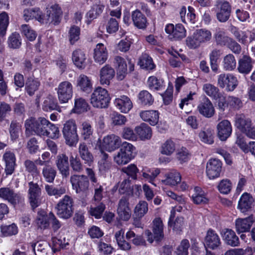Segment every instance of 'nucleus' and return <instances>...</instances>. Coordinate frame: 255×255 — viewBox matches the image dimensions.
I'll return each instance as SVG.
<instances>
[{
  "instance_id": "nucleus-63",
  "label": "nucleus",
  "mask_w": 255,
  "mask_h": 255,
  "mask_svg": "<svg viewBox=\"0 0 255 255\" xmlns=\"http://www.w3.org/2000/svg\"><path fill=\"white\" fill-rule=\"evenodd\" d=\"M80 28L79 27L73 25L69 31V41L71 44H74L79 39Z\"/></svg>"
},
{
  "instance_id": "nucleus-25",
  "label": "nucleus",
  "mask_w": 255,
  "mask_h": 255,
  "mask_svg": "<svg viewBox=\"0 0 255 255\" xmlns=\"http://www.w3.org/2000/svg\"><path fill=\"white\" fill-rule=\"evenodd\" d=\"M115 71L114 69L107 64L100 71V82L102 85H109L110 81L114 77Z\"/></svg>"
},
{
  "instance_id": "nucleus-58",
  "label": "nucleus",
  "mask_w": 255,
  "mask_h": 255,
  "mask_svg": "<svg viewBox=\"0 0 255 255\" xmlns=\"http://www.w3.org/2000/svg\"><path fill=\"white\" fill-rule=\"evenodd\" d=\"M45 132L43 136H48L51 138H58L60 135L58 128L50 123L46 128Z\"/></svg>"
},
{
  "instance_id": "nucleus-48",
  "label": "nucleus",
  "mask_w": 255,
  "mask_h": 255,
  "mask_svg": "<svg viewBox=\"0 0 255 255\" xmlns=\"http://www.w3.org/2000/svg\"><path fill=\"white\" fill-rule=\"evenodd\" d=\"M147 211L148 204L144 201H140L135 207L134 213L136 218L140 219Z\"/></svg>"
},
{
  "instance_id": "nucleus-28",
  "label": "nucleus",
  "mask_w": 255,
  "mask_h": 255,
  "mask_svg": "<svg viewBox=\"0 0 255 255\" xmlns=\"http://www.w3.org/2000/svg\"><path fill=\"white\" fill-rule=\"evenodd\" d=\"M134 25L139 29H145L147 25L146 16L138 9L133 11L131 14Z\"/></svg>"
},
{
  "instance_id": "nucleus-38",
  "label": "nucleus",
  "mask_w": 255,
  "mask_h": 255,
  "mask_svg": "<svg viewBox=\"0 0 255 255\" xmlns=\"http://www.w3.org/2000/svg\"><path fill=\"white\" fill-rule=\"evenodd\" d=\"M59 108L56 98L51 95H48L44 99L42 109L46 112L57 110Z\"/></svg>"
},
{
  "instance_id": "nucleus-35",
  "label": "nucleus",
  "mask_w": 255,
  "mask_h": 255,
  "mask_svg": "<svg viewBox=\"0 0 255 255\" xmlns=\"http://www.w3.org/2000/svg\"><path fill=\"white\" fill-rule=\"evenodd\" d=\"M238 64V70L241 73L247 74L252 69V59L247 55H244L240 59Z\"/></svg>"
},
{
  "instance_id": "nucleus-42",
  "label": "nucleus",
  "mask_w": 255,
  "mask_h": 255,
  "mask_svg": "<svg viewBox=\"0 0 255 255\" xmlns=\"http://www.w3.org/2000/svg\"><path fill=\"white\" fill-rule=\"evenodd\" d=\"M203 91L209 97L213 99L217 100L221 95L219 92V89L215 86L210 84L206 83L203 86Z\"/></svg>"
},
{
  "instance_id": "nucleus-24",
  "label": "nucleus",
  "mask_w": 255,
  "mask_h": 255,
  "mask_svg": "<svg viewBox=\"0 0 255 255\" xmlns=\"http://www.w3.org/2000/svg\"><path fill=\"white\" fill-rule=\"evenodd\" d=\"M221 234L223 241L227 245L233 247L239 246V238L232 229H225L222 231Z\"/></svg>"
},
{
  "instance_id": "nucleus-11",
  "label": "nucleus",
  "mask_w": 255,
  "mask_h": 255,
  "mask_svg": "<svg viewBox=\"0 0 255 255\" xmlns=\"http://www.w3.org/2000/svg\"><path fill=\"white\" fill-rule=\"evenodd\" d=\"M0 198L7 201L13 206L23 201V198L19 194L16 193L13 189L7 187L0 188Z\"/></svg>"
},
{
  "instance_id": "nucleus-39",
  "label": "nucleus",
  "mask_w": 255,
  "mask_h": 255,
  "mask_svg": "<svg viewBox=\"0 0 255 255\" xmlns=\"http://www.w3.org/2000/svg\"><path fill=\"white\" fill-rule=\"evenodd\" d=\"M40 85V81L37 79L28 78L25 83V89L28 95L33 96Z\"/></svg>"
},
{
  "instance_id": "nucleus-47",
  "label": "nucleus",
  "mask_w": 255,
  "mask_h": 255,
  "mask_svg": "<svg viewBox=\"0 0 255 255\" xmlns=\"http://www.w3.org/2000/svg\"><path fill=\"white\" fill-rule=\"evenodd\" d=\"M138 64L142 69L152 70L155 65L152 58L146 54L142 55L138 61Z\"/></svg>"
},
{
  "instance_id": "nucleus-8",
  "label": "nucleus",
  "mask_w": 255,
  "mask_h": 255,
  "mask_svg": "<svg viewBox=\"0 0 255 255\" xmlns=\"http://www.w3.org/2000/svg\"><path fill=\"white\" fill-rule=\"evenodd\" d=\"M153 234L149 230L145 232V235L147 237V241L150 243L155 240L157 242L161 241L163 237V225L162 221L159 218H155L153 221L152 227Z\"/></svg>"
},
{
  "instance_id": "nucleus-13",
  "label": "nucleus",
  "mask_w": 255,
  "mask_h": 255,
  "mask_svg": "<svg viewBox=\"0 0 255 255\" xmlns=\"http://www.w3.org/2000/svg\"><path fill=\"white\" fill-rule=\"evenodd\" d=\"M68 157L65 153L59 154L56 158L55 164L63 178L70 175V166Z\"/></svg>"
},
{
  "instance_id": "nucleus-9",
  "label": "nucleus",
  "mask_w": 255,
  "mask_h": 255,
  "mask_svg": "<svg viewBox=\"0 0 255 255\" xmlns=\"http://www.w3.org/2000/svg\"><path fill=\"white\" fill-rule=\"evenodd\" d=\"M70 181L73 189L77 193L84 192L89 189L90 183L88 177L85 175H72L70 177Z\"/></svg>"
},
{
  "instance_id": "nucleus-59",
  "label": "nucleus",
  "mask_w": 255,
  "mask_h": 255,
  "mask_svg": "<svg viewBox=\"0 0 255 255\" xmlns=\"http://www.w3.org/2000/svg\"><path fill=\"white\" fill-rule=\"evenodd\" d=\"M121 145L120 150L122 152L131 159L134 157L135 149L131 143L125 141L121 144Z\"/></svg>"
},
{
  "instance_id": "nucleus-34",
  "label": "nucleus",
  "mask_w": 255,
  "mask_h": 255,
  "mask_svg": "<svg viewBox=\"0 0 255 255\" xmlns=\"http://www.w3.org/2000/svg\"><path fill=\"white\" fill-rule=\"evenodd\" d=\"M139 116L143 121L149 123L151 126L156 125L158 122L159 113L157 111H141Z\"/></svg>"
},
{
  "instance_id": "nucleus-49",
  "label": "nucleus",
  "mask_w": 255,
  "mask_h": 255,
  "mask_svg": "<svg viewBox=\"0 0 255 255\" xmlns=\"http://www.w3.org/2000/svg\"><path fill=\"white\" fill-rule=\"evenodd\" d=\"M224 69L227 71H232L236 67V61L234 56L232 54L226 55L223 62Z\"/></svg>"
},
{
  "instance_id": "nucleus-37",
  "label": "nucleus",
  "mask_w": 255,
  "mask_h": 255,
  "mask_svg": "<svg viewBox=\"0 0 255 255\" xmlns=\"http://www.w3.org/2000/svg\"><path fill=\"white\" fill-rule=\"evenodd\" d=\"M134 130L141 140L149 139L151 137V128L145 123H142L136 127Z\"/></svg>"
},
{
  "instance_id": "nucleus-46",
  "label": "nucleus",
  "mask_w": 255,
  "mask_h": 255,
  "mask_svg": "<svg viewBox=\"0 0 255 255\" xmlns=\"http://www.w3.org/2000/svg\"><path fill=\"white\" fill-rule=\"evenodd\" d=\"M138 98L140 103L143 106H150L154 102L152 95L146 90L140 91L138 95Z\"/></svg>"
},
{
  "instance_id": "nucleus-40",
  "label": "nucleus",
  "mask_w": 255,
  "mask_h": 255,
  "mask_svg": "<svg viewBox=\"0 0 255 255\" xmlns=\"http://www.w3.org/2000/svg\"><path fill=\"white\" fill-rule=\"evenodd\" d=\"M42 174L46 182L52 183L56 176L57 171L55 167L50 164L43 167Z\"/></svg>"
},
{
  "instance_id": "nucleus-41",
  "label": "nucleus",
  "mask_w": 255,
  "mask_h": 255,
  "mask_svg": "<svg viewBox=\"0 0 255 255\" xmlns=\"http://www.w3.org/2000/svg\"><path fill=\"white\" fill-rule=\"evenodd\" d=\"M194 192V194L192 195V198L195 204H202L208 203V199L205 197L204 192L200 187H195Z\"/></svg>"
},
{
  "instance_id": "nucleus-6",
  "label": "nucleus",
  "mask_w": 255,
  "mask_h": 255,
  "mask_svg": "<svg viewBox=\"0 0 255 255\" xmlns=\"http://www.w3.org/2000/svg\"><path fill=\"white\" fill-rule=\"evenodd\" d=\"M216 11L217 19L221 22H225L231 16L232 7L230 3L225 0H216L214 4Z\"/></svg>"
},
{
  "instance_id": "nucleus-12",
  "label": "nucleus",
  "mask_w": 255,
  "mask_h": 255,
  "mask_svg": "<svg viewBox=\"0 0 255 255\" xmlns=\"http://www.w3.org/2000/svg\"><path fill=\"white\" fill-rule=\"evenodd\" d=\"M165 30L169 34L168 37L172 41L180 40L186 36V30L181 24L174 26L173 24H168Z\"/></svg>"
},
{
  "instance_id": "nucleus-18",
  "label": "nucleus",
  "mask_w": 255,
  "mask_h": 255,
  "mask_svg": "<svg viewBox=\"0 0 255 255\" xmlns=\"http://www.w3.org/2000/svg\"><path fill=\"white\" fill-rule=\"evenodd\" d=\"M117 214L119 218L124 221H128L131 217V210L129 208L128 199L126 197H122L120 199L118 208Z\"/></svg>"
},
{
  "instance_id": "nucleus-14",
  "label": "nucleus",
  "mask_w": 255,
  "mask_h": 255,
  "mask_svg": "<svg viewBox=\"0 0 255 255\" xmlns=\"http://www.w3.org/2000/svg\"><path fill=\"white\" fill-rule=\"evenodd\" d=\"M218 84L220 87L224 88L226 87L228 91H233L238 84L237 78L231 74H222L219 76Z\"/></svg>"
},
{
  "instance_id": "nucleus-1",
  "label": "nucleus",
  "mask_w": 255,
  "mask_h": 255,
  "mask_svg": "<svg viewBox=\"0 0 255 255\" xmlns=\"http://www.w3.org/2000/svg\"><path fill=\"white\" fill-rule=\"evenodd\" d=\"M48 124H50V122L44 118H39L37 120L31 118L26 120L25 122L26 136L29 137L33 134V132L38 135L43 136L46 128Z\"/></svg>"
},
{
  "instance_id": "nucleus-7",
  "label": "nucleus",
  "mask_w": 255,
  "mask_h": 255,
  "mask_svg": "<svg viewBox=\"0 0 255 255\" xmlns=\"http://www.w3.org/2000/svg\"><path fill=\"white\" fill-rule=\"evenodd\" d=\"M58 99L60 104L67 103L73 95V86L68 81L60 83L56 88Z\"/></svg>"
},
{
  "instance_id": "nucleus-3",
  "label": "nucleus",
  "mask_w": 255,
  "mask_h": 255,
  "mask_svg": "<svg viewBox=\"0 0 255 255\" xmlns=\"http://www.w3.org/2000/svg\"><path fill=\"white\" fill-rule=\"evenodd\" d=\"M236 127L251 138H255V128L250 118L244 114H238L235 117Z\"/></svg>"
},
{
  "instance_id": "nucleus-52",
  "label": "nucleus",
  "mask_w": 255,
  "mask_h": 255,
  "mask_svg": "<svg viewBox=\"0 0 255 255\" xmlns=\"http://www.w3.org/2000/svg\"><path fill=\"white\" fill-rule=\"evenodd\" d=\"M69 162L72 170L76 173H81L84 170V165L80 159L77 156H70Z\"/></svg>"
},
{
  "instance_id": "nucleus-43",
  "label": "nucleus",
  "mask_w": 255,
  "mask_h": 255,
  "mask_svg": "<svg viewBox=\"0 0 255 255\" xmlns=\"http://www.w3.org/2000/svg\"><path fill=\"white\" fill-rule=\"evenodd\" d=\"M166 179L163 182L167 185L174 186L180 182L181 177L180 173L173 170L166 175Z\"/></svg>"
},
{
  "instance_id": "nucleus-16",
  "label": "nucleus",
  "mask_w": 255,
  "mask_h": 255,
  "mask_svg": "<svg viewBox=\"0 0 255 255\" xmlns=\"http://www.w3.org/2000/svg\"><path fill=\"white\" fill-rule=\"evenodd\" d=\"M122 140L120 137L114 134L108 135L103 139L102 148L111 152L118 149L121 145Z\"/></svg>"
},
{
  "instance_id": "nucleus-53",
  "label": "nucleus",
  "mask_w": 255,
  "mask_h": 255,
  "mask_svg": "<svg viewBox=\"0 0 255 255\" xmlns=\"http://www.w3.org/2000/svg\"><path fill=\"white\" fill-rule=\"evenodd\" d=\"M93 129L91 125L87 122H84L81 125V136L84 140H87L91 138L93 135Z\"/></svg>"
},
{
  "instance_id": "nucleus-27",
  "label": "nucleus",
  "mask_w": 255,
  "mask_h": 255,
  "mask_svg": "<svg viewBox=\"0 0 255 255\" xmlns=\"http://www.w3.org/2000/svg\"><path fill=\"white\" fill-rule=\"evenodd\" d=\"M117 108L122 113H127L132 108V103L130 99L126 96H122L115 101Z\"/></svg>"
},
{
  "instance_id": "nucleus-45",
  "label": "nucleus",
  "mask_w": 255,
  "mask_h": 255,
  "mask_svg": "<svg viewBox=\"0 0 255 255\" xmlns=\"http://www.w3.org/2000/svg\"><path fill=\"white\" fill-rule=\"evenodd\" d=\"M89 105L86 100L82 98H77L75 99L74 107L72 111L76 113L80 114L87 111Z\"/></svg>"
},
{
  "instance_id": "nucleus-29",
  "label": "nucleus",
  "mask_w": 255,
  "mask_h": 255,
  "mask_svg": "<svg viewBox=\"0 0 255 255\" xmlns=\"http://www.w3.org/2000/svg\"><path fill=\"white\" fill-rule=\"evenodd\" d=\"M72 59L75 65L79 69H83L86 67V54L81 49H77L73 52Z\"/></svg>"
},
{
  "instance_id": "nucleus-31",
  "label": "nucleus",
  "mask_w": 255,
  "mask_h": 255,
  "mask_svg": "<svg viewBox=\"0 0 255 255\" xmlns=\"http://www.w3.org/2000/svg\"><path fill=\"white\" fill-rule=\"evenodd\" d=\"M23 17L27 21L31 19H35L41 23H44L43 14L38 8L25 9L23 10Z\"/></svg>"
},
{
  "instance_id": "nucleus-64",
  "label": "nucleus",
  "mask_w": 255,
  "mask_h": 255,
  "mask_svg": "<svg viewBox=\"0 0 255 255\" xmlns=\"http://www.w3.org/2000/svg\"><path fill=\"white\" fill-rule=\"evenodd\" d=\"M189 247V241L186 239L183 240L177 248L175 253L176 255H188Z\"/></svg>"
},
{
  "instance_id": "nucleus-44",
  "label": "nucleus",
  "mask_w": 255,
  "mask_h": 255,
  "mask_svg": "<svg viewBox=\"0 0 255 255\" xmlns=\"http://www.w3.org/2000/svg\"><path fill=\"white\" fill-rule=\"evenodd\" d=\"M45 190L49 196H53L56 198H58L66 193V189L63 187H55L53 185H50L48 184L45 185Z\"/></svg>"
},
{
  "instance_id": "nucleus-2",
  "label": "nucleus",
  "mask_w": 255,
  "mask_h": 255,
  "mask_svg": "<svg viewBox=\"0 0 255 255\" xmlns=\"http://www.w3.org/2000/svg\"><path fill=\"white\" fill-rule=\"evenodd\" d=\"M56 214L60 218L68 219L70 218L74 213V200L67 195H65L55 206Z\"/></svg>"
},
{
  "instance_id": "nucleus-22",
  "label": "nucleus",
  "mask_w": 255,
  "mask_h": 255,
  "mask_svg": "<svg viewBox=\"0 0 255 255\" xmlns=\"http://www.w3.org/2000/svg\"><path fill=\"white\" fill-rule=\"evenodd\" d=\"M217 128L218 136L222 141L226 140L232 132V126L228 120H225L220 122Z\"/></svg>"
},
{
  "instance_id": "nucleus-19",
  "label": "nucleus",
  "mask_w": 255,
  "mask_h": 255,
  "mask_svg": "<svg viewBox=\"0 0 255 255\" xmlns=\"http://www.w3.org/2000/svg\"><path fill=\"white\" fill-rule=\"evenodd\" d=\"M28 197L30 204L33 209L37 207L40 203V188L37 183L30 182L28 184Z\"/></svg>"
},
{
  "instance_id": "nucleus-60",
  "label": "nucleus",
  "mask_w": 255,
  "mask_h": 255,
  "mask_svg": "<svg viewBox=\"0 0 255 255\" xmlns=\"http://www.w3.org/2000/svg\"><path fill=\"white\" fill-rule=\"evenodd\" d=\"M214 131L210 129H207L201 131L199 134L201 140L209 144L214 142Z\"/></svg>"
},
{
  "instance_id": "nucleus-30",
  "label": "nucleus",
  "mask_w": 255,
  "mask_h": 255,
  "mask_svg": "<svg viewBox=\"0 0 255 255\" xmlns=\"http://www.w3.org/2000/svg\"><path fill=\"white\" fill-rule=\"evenodd\" d=\"M254 200L253 197L248 193H244L240 197L238 203V209L242 213H245L252 208Z\"/></svg>"
},
{
  "instance_id": "nucleus-62",
  "label": "nucleus",
  "mask_w": 255,
  "mask_h": 255,
  "mask_svg": "<svg viewBox=\"0 0 255 255\" xmlns=\"http://www.w3.org/2000/svg\"><path fill=\"white\" fill-rule=\"evenodd\" d=\"M20 129L21 126L19 123L15 121H12L11 122L9 131L12 140H15L18 137Z\"/></svg>"
},
{
  "instance_id": "nucleus-36",
  "label": "nucleus",
  "mask_w": 255,
  "mask_h": 255,
  "mask_svg": "<svg viewBox=\"0 0 255 255\" xmlns=\"http://www.w3.org/2000/svg\"><path fill=\"white\" fill-rule=\"evenodd\" d=\"M115 63L118 66L117 78L119 80H123L127 74V65L124 59L120 56L115 58Z\"/></svg>"
},
{
  "instance_id": "nucleus-51",
  "label": "nucleus",
  "mask_w": 255,
  "mask_h": 255,
  "mask_svg": "<svg viewBox=\"0 0 255 255\" xmlns=\"http://www.w3.org/2000/svg\"><path fill=\"white\" fill-rule=\"evenodd\" d=\"M230 31L239 42L243 44H247L248 42V36L245 32L239 30L237 27L234 26L231 27Z\"/></svg>"
},
{
  "instance_id": "nucleus-4",
  "label": "nucleus",
  "mask_w": 255,
  "mask_h": 255,
  "mask_svg": "<svg viewBox=\"0 0 255 255\" xmlns=\"http://www.w3.org/2000/svg\"><path fill=\"white\" fill-rule=\"evenodd\" d=\"M111 98L107 90L102 87L97 88L91 96V103L97 108H107Z\"/></svg>"
},
{
  "instance_id": "nucleus-57",
  "label": "nucleus",
  "mask_w": 255,
  "mask_h": 255,
  "mask_svg": "<svg viewBox=\"0 0 255 255\" xmlns=\"http://www.w3.org/2000/svg\"><path fill=\"white\" fill-rule=\"evenodd\" d=\"M195 34L198 38L201 44L206 43L210 40L212 37L211 32L205 29H200L196 30L194 32Z\"/></svg>"
},
{
  "instance_id": "nucleus-26",
  "label": "nucleus",
  "mask_w": 255,
  "mask_h": 255,
  "mask_svg": "<svg viewBox=\"0 0 255 255\" xmlns=\"http://www.w3.org/2000/svg\"><path fill=\"white\" fill-rule=\"evenodd\" d=\"M2 158L5 164V172L6 174H11L14 170L15 166V154L10 150H7L3 154Z\"/></svg>"
},
{
  "instance_id": "nucleus-5",
  "label": "nucleus",
  "mask_w": 255,
  "mask_h": 255,
  "mask_svg": "<svg viewBox=\"0 0 255 255\" xmlns=\"http://www.w3.org/2000/svg\"><path fill=\"white\" fill-rule=\"evenodd\" d=\"M62 132L66 143L70 146H75L79 139L75 122L72 120L66 122L64 125Z\"/></svg>"
},
{
  "instance_id": "nucleus-56",
  "label": "nucleus",
  "mask_w": 255,
  "mask_h": 255,
  "mask_svg": "<svg viewBox=\"0 0 255 255\" xmlns=\"http://www.w3.org/2000/svg\"><path fill=\"white\" fill-rule=\"evenodd\" d=\"M162 80L158 79L155 76H150L147 81V85L150 90L157 91L160 90L163 87Z\"/></svg>"
},
{
  "instance_id": "nucleus-15",
  "label": "nucleus",
  "mask_w": 255,
  "mask_h": 255,
  "mask_svg": "<svg viewBox=\"0 0 255 255\" xmlns=\"http://www.w3.org/2000/svg\"><path fill=\"white\" fill-rule=\"evenodd\" d=\"M222 163L216 158L210 159L206 164V174L210 179L218 178L222 171Z\"/></svg>"
},
{
  "instance_id": "nucleus-55",
  "label": "nucleus",
  "mask_w": 255,
  "mask_h": 255,
  "mask_svg": "<svg viewBox=\"0 0 255 255\" xmlns=\"http://www.w3.org/2000/svg\"><path fill=\"white\" fill-rule=\"evenodd\" d=\"M215 42L218 45H226L231 38L226 36L225 31L219 30L216 31L214 35Z\"/></svg>"
},
{
  "instance_id": "nucleus-33",
  "label": "nucleus",
  "mask_w": 255,
  "mask_h": 255,
  "mask_svg": "<svg viewBox=\"0 0 255 255\" xmlns=\"http://www.w3.org/2000/svg\"><path fill=\"white\" fill-rule=\"evenodd\" d=\"M76 86L81 91L87 93L91 92L92 89L91 79L84 74H81L77 78Z\"/></svg>"
},
{
  "instance_id": "nucleus-50",
  "label": "nucleus",
  "mask_w": 255,
  "mask_h": 255,
  "mask_svg": "<svg viewBox=\"0 0 255 255\" xmlns=\"http://www.w3.org/2000/svg\"><path fill=\"white\" fill-rule=\"evenodd\" d=\"M8 46L12 49L19 48L21 44V38L20 34L17 32L12 33L8 37Z\"/></svg>"
},
{
  "instance_id": "nucleus-61",
  "label": "nucleus",
  "mask_w": 255,
  "mask_h": 255,
  "mask_svg": "<svg viewBox=\"0 0 255 255\" xmlns=\"http://www.w3.org/2000/svg\"><path fill=\"white\" fill-rule=\"evenodd\" d=\"M48 245L45 242H38L33 247L35 255H46L48 249Z\"/></svg>"
},
{
  "instance_id": "nucleus-32",
  "label": "nucleus",
  "mask_w": 255,
  "mask_h": 255,
  "mask_svg": "<svg viewBox=\"0 0 255 255\" xmlns=\"http://www.w3.org/2000/svg\"><path fill=\"white\" fill-rule=\"evenodd\" d=\"M108 58V51L103 43H98L94 49V58L96 62L102 64Z\"/></svg>"
},
{
  "instance_id": "nucleus-21",
  "label": "nucleus",
  "mask_w": 255,
  "mask_h": 255,
  "mask_svg": "<svg viewBox=\"0 0 255 255\" xmlns=\"http://www.w3.org/2000/svg\"><path fill=\"white\" fill-rule=\"evenodd\" d=\"M254 222L253 215L245 218H238L235 221V229L238 234L250 231Z\"/></svg>"
},
{
  "instance_id": "nucleus-17",
  "label": "nucleus",
  "mask_w": 255,
  "mask_h": 255,
  "mask_svg": "<svg viewBox=\"0 0 255 255\" xmlns=\"http://www.w3.org/2000/svg\"><path fill=\"white\" fill-rule=\"evenodd\" d=\"M197 110L202 116L207 118H212L215 113V108L211 101L205 97L197 106Z\"/></svg>"
},
{
  "instance_id": "nucleus-23",
  "label": "nucleus",
  "mask_w": 255,
  "mask_h": 255,
  "mask_svg": "<svg viewBox=\"0 0 255 255\" xmlns=\"http://www.w3.org/2000/svg\"><path fill=\"white\" fill-rule=\"evenodd\" d=\"M78 153L85 164L91 166L93 164L94 156L86 143L82 142L79 144Z\"/></svg>"
},
{
  "instance_id": "nucleus-20",
  "label": "nucleus",
  "mask_w": 255,
  "mask_h": 255,
  "mask_svg": "<svg viewBox=\"0 0 255 255\" xmlns=\"http://www.w3.org/2000/svg\"><path fill=\"white\" fill-rule=\"evenodd\" d=\"M221 244L220 239L218 234L213 230L209 229L205 238V247L212 250H215L221 245Z\"/></svg>"
},
{
  "instance_id": "nucleus-54",
  "label": "nucleus",
  "mask_w": 255,
  "mask_h": 255,
  "mask_svg": "<svg viewBox=\"0 0 255 255\" xmlns=\"http://www.w3.org/2000/svg\"><path fill=\"white\" fill-rule=\"evenodd\" d=\"M95 207H91L89 212L90 214L94 216L96 219H100L102 216L103 212L106 209V205L103 202L97 203Z\"/></svg>"
},
{
  "instance_id": "nucleus-10",
  "label": "nucleus",
  "mask_w": 255,
  "mask_h": 255,
  "mask_svg": "<svg viewBox=\"0 0 255 255\" xmlns=\"http://www.w3.org/2000/svg\"><path fill=\"white\" fill-rule=\"evenodd\" d=\"M62 10L58 4H54L46 11V15H43L44 23H51L56 25L59 24L61 20Z\"/></svg>"
}]
</instances>
